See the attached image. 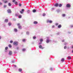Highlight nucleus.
I'll return each mask as SVG.
<instances>
[{
    "label": "nucleus",
    "mask_w": 73,
    "mask_h": 73,
    "mask_svg": "<svg viewBox=\"0 0 73 73\" xmlns=\"http://www.w3.org/2000/svg\"><path fill=\"white\" fill-rule=\"evenodd\" d=\"M50 41H51V40H49V37H47L46 42H47V43H48V42H50Z\"/></svg>",
    "instance_id": "obj_1"
},
{
    "label": "nucleus",
    "mask_w": 73,
    "mask_h": 73,
    "mask_svg": "<svg viewBox=\"0 0 73 73\" xmlns=\"http://www.w3.org/2000/svg\"><path fill=\"white\" fill-rule=\"evenodd\" d=\"M13 44L15 46H16L18 45V42H14L13 43Z\"/></svg>",
    "instance_id": "obj_2"
},
{
    "label": "nucleus",
    "mask_w": 73,
    "mask_h": 73,
    "mask_svg": "<svg viewBox=\"0 0 73 73\" xmlns=\"http://www.w3.org/2000/svg\"><path fill=\"white\" fill-rule=\"evenodd\" d=\"M7 12L9 13H11V12H12L11 11V10L10 9H9L7 10Z\"/></svg>",
    "instance_id": "obj_3"
},
{
    "label": "nucleus",
    "mask_w": 73,
    "mask_h": 73,
    "mask_svg": "<svg viewBox=\"0 0 73 73\" xmlns=\"http://www.w3.org/2000/svg\"><path fill=\"white\" fill-rule=\"evenodd\" d=\"M47 23H52V21L48 20H47Z\"/></svg>",
    "instance_id": "obj_4"
},
{
    "label": "nucleus",
    "mask_w": 73,
    "mask_h": 73,
    "mask_svg": "<svg viewBox=\"0 0 73 73\" xmlns=\"http://www.w3.org/2000/svg\"><path fill=\"white\" fill-rule=\"evenodd\" d=\"M9 54L10 56L12 55V52L11 51H9Z\"/></svg>",
    "instance_id": "obj_5"
},
{
    "label": "nucleus",
    "mask_w": 73,
    "mask_h": 73,
    "mask_svg": "<svg viewBox=\"0 0 73 73\" xmlns=\"http://www.w3.org/2000/svg\"><path fill=\"white\" fill-rule=\"evenodd\" d=\"M39 48H40V49H43L44 48L43 47H42V46L41 45H39Z\"/></svg>",
    "instance_id": "obj_6"
},
{
    "label": "nucleus",
    "mask_w": 73,
    "mask_h": 73,
    "mask_svg": "<svg viewBox=\"0 0 73 73\" xmlns=\"http://www.w3.org/2000/svg\"><path fill=\"white\" fill-rule=\"evenodd\" d=\"M66 7L68 8H70V5L69 4H67Z\"/></svg>",
    "instance_id": "obj_7"
},
{
    "label": "nucleus",
    "mask_w": 73,
    "mask_h": 73,
    "mask_svg": "<svg viewBox=\"0 0 73 73\" xmlns=\"http://www.w3.org/2000/svg\"><path fill=\"white\" fill-rule=\"evenodd\" d=\"M56 11L58 13L59 12H61L62 10H61L57 9L56 10Z\"/></svg>",
    "instance_id": "obj_8"
},
{
    "label": "nucleus",
    "mask_w": 73,
    "mask_h": 73,
    "mask_svg": "<svg viewBox=\"0 0 73 73\" xmlns=\"http://www.w3.org/2000/svg\"><path fill=\"white\" fill-rule=\"evenodd\" d=\"M33 24H37L38 22L36 21H35L33 22Z\"/></svg>",
    "instance_id": "obj_9"
},
{
    "label": "nucleus",
    "mask_w": 73,
    "mask_h": 73,
    "mask_svg": "<svg viewBox=\"0 0 73 73\" xmlns=\"http://www.w3.org/2000/svg\"><path fill=\"white\" fill-rule=\"evenodd\" d=\"M55 7H57L58 6V4L57 3H56L55 5H54Z\"/></svg>",
    "instance_id": "obj_10"
},
{
    "label": "nucleus",
    "mask_w": 73,
    "mask_h": 73,
    "mask_svg": "<svg viewBox=\"0 0 73 73\" xmlns=\"http://www.w3.org/2000/svg\"><path fill=\"white\" fill-rule=\"evenodd\" d=\"M68 59L69 60H71V57L68 56L67 57Z\"/></svg>",
    "instance_id": "obj_11"
},
{
    "label": "nucleus",
    "mask_w": 73,
    "mask_h": 73,
    "mask_svg": "<svg viewBox=\"0 0 73 73\" xmlns=\"http://www.w3.org/2000/svg\"><path fill=\"white\" fill-rule=\"evenodd\" d=\"M15 16H19V14L18 13H16L15 15Z\"/></svg>",
    "instance_id": "obj_12"
},
{
    "label": "nucleus",
    "mask_w": 73,
    "mask_h": 73,
    "mask_svg": "<svg viewBox=\"0 0 73 73\" xmlns=\"http://www.w3.org/2000/svg\"><path fill=\"white\" fill-rule=\"evenodd\" d=\"M19 71L20 72H22V69L21 68H19Z\"/></svg>",
    "instance_id": "obj_13"
},
{
    "label": "nucleus",
    "mask_w": 73,
    "mask_h": 73,
    "mask_svg": "<svg viewBox=\"0 0 73 73\" xmlns=\"http://www.w3.org/2000/svg\"><path fill=\"white\" fill-rule=\"evenodd\" d=\"M58 28H61V25H59L58 26Z\"/></svg>",
    "instance_id": "obj_14"
},
{
    "label": "nucleus",
    "mask_w": 73,
    "mask_h": 73,
    "mask_svg": "<svg viewBox=\"0 0 73 73\" xmlns=\"http://www.w3.org/2000/svg\"><path fill=\"white\" fill-rule=\"evenodd\" d=\"M14 32H17V30L16 29H14Z\"/></svg>",
    "instance_id": "obj_15"
},
{
    "label": "nucleus",
    "mask_w": 73,
    "mask_h": 73,
    "mask_svg": "<svg viewBox=\"0 0 73 73\" xmlns=\"http://www.w3.org/2000/svg\"><path fill=\"white\" fill-rule=\"evenodd\" d=\"M65 60V59L64 58H63L61 59V61H62V62H64Z\"/></svg>",
    "instance_id": "obj_16"
},
{
    "label": "nucleus",
    "mask_w": 73,
    "mask_h": 73,
    "mask_svg": "<svg viewBox=\"0 0 73 73\" xmlns=\"http://www.w3.org/2000/svg\"><path fill=\"white\" fill-rule=\"evenodd\" d=\"M5 22H6V23H7V22H8V19H5Z\"/></svg>",
    "instance_id": "obj_17"
},
{
    "label": "nucleus",
    "mask_w": 73,
    "mask_h": 73,
    "mask_svg": "<svg viewBox=\"0 0 73 73\" xmlns=\"http://www.w3.org/2000/svg\"><path fill=\"white\" fill-rule=\"evenodd\" d=\"M33 13H35V12H36V10L35 9H34L33 10Z\"/></svg>",
    "instance_id": "obj_18"
},
{
    "label": "nucleus",
    "mask_w": 73,
    "mask_h": 73,
    "mask_svg": "<svg viewBox=\"0 0 73 73\" xmlns=\"http://www.w3.org/2000/svg\"><path fill=\"white\" fill-rule=\"evenodd\" d=\"M21 17L22 16L21 15H19L18 16L19 18V19H21Z\"/></svg>",
    "instance_id": "obj_19"
},
{
    "label": "nucleus",
    "mask_w": 73,
    "mask_h": 73,
    "mask_svg": "<svg viewBox=\"0 0 73 73\" xmlns=\"http://www.w3.org/2000/svg\"><path fill=\"white\" fill-rule=\"evenodd\" d=\"M40 42H42L43 41V39H40Z\"/></svg>",
    "instance_id": "obj_20"
},
{
    "label": "nucleus",
    "mask_w": 73,
    "mask_h": 73,
    "mask_svg": "<svg viewBox=\"0 0 73 73\" xmlns=\"http://www.w3.org/2000/svg\"><path fill=\"white\" fill-rule=\"evenodd\" d=\"M19 29H21V26H19L18 27Z\"/></svg>",
    "instance_id": "obj_21"
},
{
    "label": "nucleus",
    "mask_w": 73,
    "mask_h": 73,
    "mask_svg": "<svg viewBox=\"0 0 73 73\" xmlns=\"http://www.w3.org/2000/svg\"><path fill=\"white\" fill-rule=\"evenodd\" d=\"M59 7H62V4H60L59 5Z\"/></svg>",
    "instance_id": "obj_22"
},
{
    "label": "nucleus",
    "mask_w": 73,
    "mask_h": 73,
    "mask_svg": "<svg viewBox=\"0 0 73 73\" xmlns=\"http://www.w3.org/2000/svg\"><path fill=\"white\" fill-rule=\"evenodd\" d=\"M8 25L9 26H11V23H9L8 24Z\"/></svg>",
    "instance_id": "obj_23"
},
{
    "label": "nucleus",
    "mask_w": 73,
    "mask_h": 73,
    "mask_svg": "<svg viewBox=\"0 0 73 73\" xmlns=\"http://www.w3.org/2000/svg\"><path fill=\"white\" fill-rule=\"evenodd\" d=\"M30 10H27V12L28 13H30Z\"/></svg>",
    "instance_id": "obj_24"
},
{
    "label": "nucleus",
    "mask_w": 73,
    "mask_h": 73,
    "mask_svg": "<svg viewBox=\"0 0 73 73\" xmlns=\"http://www.w3.org/2000/svg\"><path fill=\"white\" fill-rule=\"evenodd\" d=\"M8 5L9 6V7H10V6H11V4L10 3H9L8 4Z\"/></svg>",
    "instance_id": "obj_25"
},
{
    "label": "nucleus",
    "mask_w": 73,
    "mask_h": 73,
    "mask_svg": "<svg viewBox=\"0 0 73 73\" xmlns=\"http://www.w3.org/2000/svg\"><path fill=\"white\" fill-rule=\"evenodd\" d=\"M3 7L4 8H6L7 7V5H4L3 6Z\"/></svg>",
    "instance_id": "obj_26"
},
{
    "label": "nucleus",
    "mask_w": 73,
    "mask_h": 73,
    "mask_svg": "<svg viewBox=\"0 0 73 73\" xmlns=\"http://www.w3.org/2000/svg\"><path fill=\"white\" fill-rule=\"evenodd\" d=\"M9 48H12V46L11 44H9Z\"/></svg>",
    "instance_id": "obj_27"
},
{
    "label": "nucleus",
    "mask_w": 73,
    "mask_h": 73,
    "mask_svg": "<svg viewBox=\"0 0 73 73\" xmlns=\"http://www.w3.org/2000/svg\"><path fill=\"white\" fill-rule=\"evenodd\" d=\"M15 61H16L15 60H12L11 61V62H12V63H14Z\"/></svg>",
    "instance_id": "obj_28"
},
{
    "label": "nucleus",
    "mask_w": 73,
    "mask_h": 73,
    "mask_svg": "<svg viewBox=\"0 0 73 73\" xmlns=\"http://www.w3.org/2000/svg\"><path fill=\"white\" fill-rule=\"evenodd\" d=\"M62 16L63 17H65V14H63L62 15Z\"/></svg>",
    "instance_id": "obj_29"
},
{
    "label": "nucleus",
    "mask_w": 73,
    "mask_h": 73,
    "mask_svg": "<svg viewBox=\"0 0 73 73\" xmlns=\"http://www.w3.org/2000/svg\"><path fill=\"white\" fill-rule=\"evenodd\" d=\"M26 40V39H23V42H25V40Z\"/></svg>",
    "instance_id": "obj_30"
},
{
    "label": "nucleus",
    "mask_w": 73,
    "mask_h": 73,
    "mask_svg": "<svg viewBox=\"0 0 73 73\" xmlns=\"http://www.w3.org/2000/svg\"><path fill=\"white\" fill-rule=\"evenodd\" d=\"M55 27V26L54 25H53L52 26V28H54Z\"/></svg>",
    "instance_id": "obj_31"
},
{
    "label": "nucleus",
    "mask_w": 73,
    "mask_h": 73,
    "mask_svg": "<svg viewBox=\"0 0 73 73\" xmlns=\"http://www.w3.org/2000/svg\"><path fill=\"white\" fill-rule=\"evenodd\" d=\"M26 33H27V35H28L29 34V32H27Z\"/></svg>",
    "instance_id": "obj_32"
},
{
    "label": "nucleus",
    "mask_w": 73,
    "mask_h": 73,
    "mask_svg": "<svg viewBox=\"0 0 73 73\" xmlns=\"http://www.w3.org/2000/svg\"><path fill=\"white\" fill-rule=\"evenodd\" d=\"M8 48L7 47H6L5 48V50H7L8 49Z\"/></svg>",
    "instance_id": "obj_33"
},
{
    "label": "nucleus",
    "mask_w": 73,
    "mask_h": 73,
    "mask_svg": "<svg viewBox=\"0 0 73 73\" xmlns=\"http://www.w3.org/2000/svg\"><path fill=\"white\" fill-rule=\"evenodd\" d=\"M15 4H16V5H17V1H16L15 2Z\"/></svg>",
    "instance_id": "obj_34"
},
{
    "label": "nucleus",
    "mask_w": 73,
    "mask_h": 73,
    "mask_svg": "<svg viewBox=\"0 0 73 73\" xmlns=\"http://www.w3.org/2000/svg\"><path fill=\"white\" fill-rule=\"evenodd\" d=\"M67 48V47L66 46H65L64 47V49H66V48Z\"/></svg>",
    "instance_id": "obj_35"
},
{
    "label": "nucleus",
    "mask_w": 73,
    "mask_h": 73,
    "mask_svg": "<svg viewBox=\"0 0 73 73\" xmlns=\"http://www.w3.org/2000/svg\"><path fill=\"white\" fill-rule=\"evenodd\" d=\"M3 5V3L0 2V5Z\"/></svg>",
    "instance_id": "obj_36"
},
{
    "label": "nucleus",
    "mask_w": 73,
    "mask_h": 73,
    "mask_svg": "<svg viewBox=\"0 0 73 73\" xmlns=\"http://www.w3.org/2000/svg\"><path fill=\"white\" fill-rule=\"evenodd\" d=\"M25 50V49L24 48L23 49V52H24Z\"/></svg>",
    "instance_id": "obj_37"
},
{
    "label": "nucleus",
    "mask_w": 73,
    "mask_h": 73,
    "mask_svg": "<svg viewBox=\"0 0 73 73\" xmlns=\"http://www.w3.org/2000/svg\"><path fill=\"white\" fill-rule=\"evenodd\" d=\"M45 16V13H43V16Z\"/></svg>",
    "instance_id": "obj_38"
},
{
    "label": "nucleus",
    "mask_w": 73,
    "mask_h": 73,
    "mask_svg": "<svg viewBox=\"0 0 73 73\" xmlns=\"http://www.w3.org/2000/svg\"><path fill=\"white\" fill-rule=\"evenodd\" d=\"M8 3V1H5V3Z\"/></svg>",
    "instance_id": "obj_39"
},
{
    "label": "nucleus",
    "mask_w": 73,
    "mask_h": 73,
    "mask_svg": "<svg viewBox=\"0 0 73 73\" xmlns=\"http://www.w3.org/2000/svg\"><path fill=\"white\" fill-rule=\"evenodd\" d=\"M68 44V43H64V45H67Z\"/></svg>",
    "instance_id": "obj_40"
},
{
    "label": "nucleus",
    "mask_w": 73,
    "mask_h": 73,
    "mask_svg": "<svg viewBox=\"0 0 73 73\" xmlns=\"http://www.w3.org/2000/svg\"><path fill=\"white\" fill-rule=\"evenodd\" d=\"M24 9H22V12H24Z\"/></svg>",
    "instance_id": "obj_41"
},
{
    "label": "nucleus",
    "mask_w": 73,
    "mask_h": 73,
    "mask_svg": "<svg viewBox=\"0 0 73 73\" xmlns=\"http://www.w3.org/2000/svg\"><path fill=\"white\" fill-rule=\"evenodd\" d=\"M19 6L20 7H21V3H19Z\"/></svg>",
    "instance_id": "obj_42"
},
{
    "label": "nucleus",
    "mask_w": 73,
    "mask_h": 73,
    "mask_svg": "<svg viewBox=\"0 0 73 73\" xmlns=\"http://www.w3.org/2000/svg\"><path fill=\"white\" fill-rule=\"evenodd\" d=\"M10 42L11 43H12V42H13V41H12V40H11L10 41Z\"/></svg>",
    "instance_id": "obj_43"
},
{
    "label": "nucleus",
    "mask_w": 73,
    "mask_h": 73,
    "mask_svg": "<svg viewBox=\"0 0 73 73\" xmlns=\"http://www.w3.org/2000/svg\"><path fill=\"white\" fill-rule=\"evenodd\" d=\"M50 70H53V68H50Z\"/></svg>",
    "instance_id": "obj_44"
},
{
    "label": "nucleus",
    "mask_w": 73,
    "mask_h": 73,
    "mask_svg": "<svg viewBox=\"0 0 73 73\" xmlns=\"http://www.w3.org/2000/svg\"><path fill=\"white\" fill-rule=\"evenodd\" d=\"M20 12L21 13V14L23 13V12H22L21 11H20Z\"/></svg>",
    "instance_id": "obj_45"
},
{
    "label": "nucleus",
    "mask_w": 73,
    "mask_h": 73,
    "mask_svg": "<svg viewBox=\"0 0 73 73\" xmlns=\"http://www.w3.org/2000/svg\"><path fill=\"white\" fill-rule=\"evenodd\" d=\"M36 38V37L35 36H34V37H33V39H35Z\"/></svg>",
    "instance_id": "obj_46"
},
{
    "label": "nucleus",
    "mask_w": 73,
    "mask_h": 73,
    "mask_svg": "<svg viewBox=\"0 0 73 73\" xmlns=\"http://www.w3.org/2000/svg\"><path fill=\"white\" fill-rule=\"evenodd\" d=\"M42 44V43L41 42H40V43H39L38 44L40 45V44Z\"/></svg>",
    "instance_id": "obj_47"
},
{
    "label": "nucleus",
    "mask_w": 73,
    "mask_h": 73,
    "mask_svg": "<svg viewBox=\"0 0 73 73\" xmlns=\"http://www.w3.org/2000/svg\"><path fill=\"white\" fill-rule=\"evenodd\" d=\"M15 0H13V3H14L15 2Z\"/></svg>",
    "instance_id": "obj_48"
},
{
    "label": "nucleus",
    "mask_w": 73,
    "mask_h": 73,
    "mask_svg": "<svg viewBox=\"0 0 73 73\" xmlns=\"http://www.w3.org/2000/svg\"><path fill=\"white\" fill-rule=\"evenodd\" d=\"M58 23H56L55 25H58Z\"/></svg>",
    "instance_id": "obj_49"
},
{
    "label": "nucleus",
    "mask_w": 73,
    "mask_h": 73,
    "mask_svg": "<svg viewBox=\"0 0 73 73\" xmlns=\"http://www.w3.org/2000/svg\"><path fill=\"white\" fill-rule=\"evenodd\" d=\"M20 25V23H18L17 24V25H18V26Z\"/></svg>",
    "instance_id": "obj_50"
},
{
    "label": "nucleus",
    "mask_w": 73,
    "mask_h": 73,
    "mask_svg": "<svg viewBox=\"0 0 73 73\" xmlns=\"http://www.w3.org/2000/svg\"><path fill=\"white\" fill-rule=\"evenodd\" d=\"M59 34H60V33H58L57 34V35H59Z\"/></svg>",
    "instance_id": "obj_51"
},
{
    "label": "nucleus",
    "mask_w": 73,
    "mask_h": 73,
    "mask_svg": "<svg viewBox=\"0 0 73 73\" xmlns=\"http://www.w3.org/2000/svg\"><path fill=\"white\" fill-rule=\"evenodd\" d=\"M19 47H17V49H19Z\"/></svg>",
    "instance_id": "obj_52"
},
{
    "label": "nucleus",
    "mask_w": 73,
    "mask_h": 73,
    "mask_svg": "<svg viewBox=\"0 0 73 73\" xmlns=\"http://www.w3.org/2000/svg\"><path fill=\"white\" fill-rule=\"evenodd\" d=\"M71 28H72V27H73V25H72L71 26Z\"/></svg>",
    "instance_id": "obj_53"
},
{
    "label": "nucleus",
    "mask_w": 73,
    "mask_h": 73,
    "mask_svg": "<svg viewBox=\"0 0 73 73\" xmlns=\"http://www.w3.org/2000/svg\"><path fill=\"white\" fill-rule=\"evenodd\" d=\"M14 67H16V65H14Z\"/></svg>",
    "instance_id": "obj_54"
},
{
    "label": "nucleus",
    "mask_w": 73,
    "mask_h": 73,
    "mask_svg": "<svg viewBox=\"0 0 73 73\" xmlns=\"http://www.w3.org/2000/svg\"><path fill=\"white\" fill-rule=\"evenodd\" d=\"M52 10H54V8H52Z\"/></svg>",
    "instance_id": "obj_55"
},
{
    "label": "nucleus",
    "mask_w": 73,
    "mask_h": 73,
    "mask_svg": "<svg viewBox=\"0 0 73 73\" xmlns=\"http://www.w3.org/2000/svg\"><path fill=\"white\" fill-rule=\"evenodd\" d=\"M62 42H64V40H62Z\"/></svg>",
    "instance_id": "obj_56"
},
{
    "label": "nucleus",
    "mask_w": 73,
    "mask_h": 73,
    "mask_svg": "<svg viewBox=\"0 0 73 73\" xmlns=\"http://www.w3.org/2000/svg\"><path fill=\"white\" fill-rule=\"evenodd\" d=\"M5 0H2V1L4 2V1H5Z\"/></svg>",
    "instance_id": "obj_57"
},
{
    "label": "nucleus",
    "mask_w": 73,
    "mask_h": 73,
    "mask_svg": "<svg viewBox=\"0 0 73 73\" xmlns=\"http://www.w3.org/2000/svg\"><path fill=\"white\" fill-rule=\"evenodd\" d=\"M1 36H0V39H1Z\"/></svg>",
    "instance_id": "obj_58"
},
{
    "label": "nucleus",
    "mask_w": 73,
    "mask_h": 73,
    "mask_svg": "<svg viewBox=\"0 0 73 73\" xmlns=\"http://www.w3.org/2000/svg\"><path fill=\"white\" fill-rule=\"evenodd\" d=\"M72 48H73V46H72Z\"/></svg>",
    "instance_id": "obj_59"
},
{
    "label": "nucleus",
    "mask_w": 73,
    "mask_h": 73,
    "mask_svg": "<svg viewBox=\"0 0 73 73\" xmlns=\"http://www.w3.org/2000/svg\"><path fill=\"white\" fill-rule=\"evenodd\" d=\"M5 51L6 52H7V51L6 50H5Z\"/></svg>",
    "instance_id": "obj_60"
},
{
    "label": "nucleus",
    "mask_w": 73,
    "mask_h": 73,
    "mask_svg": "<svg viewBox=\"0 0 73 73\" xmlns=\"http://www.w3.org/2000/svg\"><path fill=\"white\" fill-rule=\"evenodd\" d=\"M72 53H73V50L72 51Z\"/></svg>",
    "instance_id": "obj_61"
},
{
    "label": "nucleus",
    "mask_w": 73,
    "mask_h": 73,
    "mask_svg": "<svg viewBox=\"0 0 73 73\" xmlns=\"http://www.w3.org/2000/svg\"><path fill=\"white\" fill-rule=\"evenodd\" d=\"M69 18H70V17H69Z\"/></svg>",
    "instance_id": "obj_62"
}]
</instances>
